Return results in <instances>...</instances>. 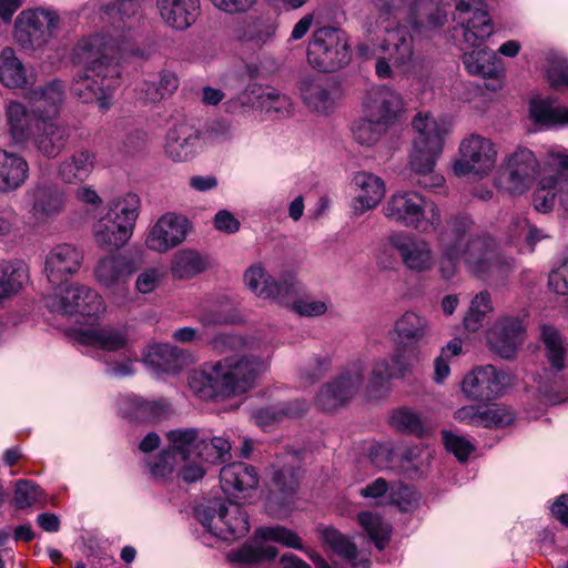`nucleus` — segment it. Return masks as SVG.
<instances>
[{"label":"nucleus","mask_w":568,"mask_h":568,"mask_svg":"<svg viewBox=\"0 0 568 568\" xmlns=\"http://www.w3.org/2000/svg\"><path fill=\"white\" fill-rule=\"evenodd\" d=\"M139 4L133 0H118L106 6L104 14L111 20L112 32L82 38L72 50V62L82 65L72 79L70 92L83 103L97 102L101 111L112 106L120 84V61L126 55L148 59L154 49L133 48L131 30L139 22Z\"/></svg>","instance_id":"obj_1"},{"label":"nucleus","mask_w":568,"mask_h":568,"mask_svg":"<svg viewBox=\"0 0 568 568\" xmlns=\"http://www.w3.org/2000/svg\"><path fill=\"white\" fill-rule=\"evenodd\" d=\"M473 221L465 213L449 215L442 229L436 233L440 251L439 272L443 278L450 280L462 258L468 270L485 281L504 277L511 270L513 261L499 253L485 248L481 240H469L468 233Z\"/></svg>","instance_id":"obj_2"},{"label":"nucleus","mask_w":568,"mask_h":568,"mask_svg":"<svg viewBox=\"0 0 568 568\" xmlns=\"http://www.w3.org/2000/svg\"><path fill=\"white\" fill-rule=\"evenodd\" d=\"M267 367L266 359L258 355H231L192 372L189 387L204 400L234 398L253 389Z\"/></svg>","instance_id":"obj_3"},{"label":"nucleus","mask_w":568,"mask_h":568,"mask_svg":"<svg viewBox=\"0 0 568 568\" xmlns=\"http://www.w3.org/2000/svg\"><path fill=\"white\" fill-rule=\"evenodd\" d=\"M412 126L414 139L409 165L413 180L424 189L440 187L445 179L435 172V165L443 151L444 139L448 134V130L443 122L422 112L414 116Z\"/></svg>","instance_id":"obj_4"},{"label":"nucleus","mask_w":568,"mask_h":568,"mask_svg":"<svg viewBox=\"0 0 568 568\" xmlns=\"http://www.w3.org/2000/svg\"><path fill=\"white\" fill-rule=\"evenodd\" d=\"M372 6L377 12V18L374 23H369L368 32L385 33L381 49L388 54V59L376 60L375 72L379 79H388L393 74L390 60L396 67L407 65L412 61L413 38L407 28L399 24V0H372Z\"/></svg>","instance_id":"obj_5"},{"label":"nucleus","mask_w":568,"mask_h":568,"mask_svg":"<svg viewBox=\"0 0 568 568\" xmlns=\"http://www.w3.org/2000/svg\"><path fill=\"white\" fill-rule=\"evenodd\" d=\"M383 213L389 221L425 234L437 233L443 226L438 205L415 191L390 195L383 205Z\"/></svg>","instance_id":"obj_6"},{"label":"nucleus","mask_w":568,"mask_h":568,"mask_svg":"<svg viewBox=\"0 0 568 568\" xmlns=\"http://www.w3.org/2000/svg\"><path fill=\"white\" fill-rule=\"evenodd\" d=\"M139 210L140 197L134 193L110 201L108 212L94 232L98 246L110 250L123 247L132 237Z\"/></svg>","instance_id":"obj_7"},{"label":"nucleus","mask_w":568,"mask_h":568,"mask_svg":"<svg viewBox=\"0 0 568 568\" xmlns=\"http://www.w3.org/2000/svg\"><path fill=\"white\" fill-rule=\"evenodd\" d=\"M351 60V50L343 30L333 27L313 32L307 48L308 63L320 72H334Z\"/></svg>","instance_id":"obj_8"},{"label":"nucleus","mask_w":568,"mask_h":568,"mask_svg":"<svg viewBox=\"0 0 568 568\" xmlns=\"http://www.w3.org/2000/svg\"><path fill=\"white\" fill-rule=\"evenodd\" d=\"M195 517L209 532L223 540L242 538L250 530L248 516L239 504H202L195 508Z\"/></svg>","instance_id":"obj_9"},{"label":"nucleus","mask_w":568,"mask_h":568,"mask_svg":"<svg viewBox=\"0 0 568 568\" xmlns=\"http://www.w3.org/2000/svg\"><path fill=\"white\" fill-rule=\"evenodd\" d=\"M60 22L54 9L40 7L23 10L14 21V40L23 50L41 49L60 28Z\"/></svg>","instance_id":"obj_10"},{"label":"nucleus","mask_w":568,"mask_h":568,"mask_svg":"<svg viewBox=\"0 0 568 568\" xmlns=\"http://www.w3.org/2000/svg\"><path fill=\"white\" fill-rule=\"evenodd\" d=\"M366 368L362 358L345 365L332 382L322 386L315 397L316 406L322 410H333L346 404L362 389Z\"/></svg>","instance_id":"obj_11"},{"label":"nucleus","mask_w":568,"mask_h":568,"mask_svg":"<svg viewBox=\"0 0 568 568\" xmlns=\"http://www.w3.org/2000/svg\"><path fill=\"white\" fill-rule=\"evenodd\" d=\"M52 313L67 317H95L104 311L102 297L92 288L75 284L47 298Z\"/></svg>","instance_id":"obj_12"},{"label":"nucleus","mask_w":568,"mask_h":568,"mask_svg":"<svg viewBox=\"0 0 568 568\" xmlns=\"http://www.w3.org/2000/svg\"><path fill=\"white\" fill-rule=\"evenodd\" d=\"M538 171L535 153L526 146H518L504 160L501 183L510 194L520 195L534 185Z\"/></svg>","instance_id":"obj_13"},{"label":"nucleus","mask_w":568,"mask_h":568,"mask_svg":"<svg viewBox=\"0 0 568 568\" xmlns=\"http://www.w3.org/2000/svg\"><path fill=\"white\" fill-rule=\"evenodd\" d=\"M497 150L494 143L481 135L471 134L459 145V159L453 170L458 176L475 174L486 175L496 164Z\"/></svg>","instance_id":"obj_14"},{"label":"nucleus","mask_w":568,"mask_h":568,"mask_svg":"<svg viewBox=\"0 0 568 568\" xmlns=\"http://www.w3.org/2000/svg\"><path fill=\"white\" fill-rule=\"evenodd\" d=\"M510 377L493 365L474 368L463 379L465 396L476 402H490L498 398L508 386Z\"/></svg>","instance_id":"obj_15"},{"label":"nucleus","mask_w":568,"mask_h":568,"mask_svg":"<svg viewBox=\"0 0 568 568\" xmlns=\"http://www.w3.org/2000/svg\"><path fill=\"white\" fill-rule=\"evenodd\" d=\"M418 363V351L409 346H396L389 359L378 358L374 362L367 388L379 390L393 378L410 375Z\"/></svg>","instance_id":"obj_16"},{"label":"nucleus","mask_w":568,"mask_h":568,"mask_svg":"<svg viewBox=\"0 0 568 568\" xmlns=\"http://www.w3.org/2000/svg\"><path fill=\"white\" fill-rule=\"evenodd\" d=\"M453 20L463 29V37L470 47L484 42L493 34V24L480 0H454Z\"/></svg>","instance_id":"obj_17"},{"label":"nucleus","mask_w":568,"mask_h":568,"mask_svg":"<svg viewBox=\"0 0 568 568\" xmlns=\"http://www.w3.org/2000/svg\"><path fill=\"white\" fill-rule=\"evenodd\" d=\"M389 243L409 271L423 273L433 268L434 252L426 240L407 232L395 231L389 234Z\"/></svg>","instance_id":"obj_18"},{"label":"nucleus","mask_w":568,"mask_h":568,"mask_svg":"<svg viewBox=\"0 0 568 568\" xmlns=\"http://www.w3.org/2000/svg\"><path fill=\"white\" fill-rule=\"evenodd\" d=\"M402 110L400 95L386 85L368 90L363 102V114L388 129L395 124Z\"/></svg>","instance_id":"obj_19"},{"label":"nucleus","mask_w":568,"mask_h":568,"mask_svg":"<svg viewBox=\"0 0 568 568\" xmlns=\"http://www.w3.org/2000/svg\"><path fill=\"white\" fill-rule=\"evenodd\" d=\"M189 221L182 215L166 213L151 227L145 244L155 252H166L181 244L187 234Z\"/></svg>","instance_id":"obj_20"},{"label":"nucleus","mask_w":568,"mask_h":568,"mask_svg":"<svg viewBox=\"0 0 568 568\" xmlns=\"http://www.w3.org/2000/svg\"><path fill=\"white\" fill-rule=\"evenodd\" d=\"M30 202V213L40 222L53 219L62 213L65 199L63 192L53 183L39 181L26 191Z\"/></svg>","instance_id":"obj_21"},{"label":"nucleus","mask_w":568,"mask_h":568,"mask_svg":"<svg viewBox=\"0 0 568 568\" xmlns=\"http://www.w3.org/2000/svg\"><path fill=\"white\" fill-rule=\"evenodd\" d=\"M200 146V130L191 123L181 122L168 130L164 154L173 162H185L197 153Z\"/></svg>","instance_id":"obj_22"},{"label":"nucleus","mask_w":568,"mask_h":568,"mask_svg":"<svg viewBox=\"0 0 568 568\" xmlns=\"http://www.w3.org/2000/svg\"><path fill=\"white\" fill-rule=\"evenodd\" d=\"M429 332V322L425 316L406 311L395 320L389 329V337L396 346H409L417 349L427 342Z\"/></svg>","instance_id":"obj_23"},{"label":"nucleus","mask_w":568,"mask_h":568,"mask_svg":"<svg viewBox=\"0 0 568 568\" xmlns=\"http://www.w3.org/2000/svg\"><path fill=\"white\" fill-rule=\"evenodd\" d=\"M83 254L77 246L68 243L55 245L45 257L44 272L50 283L59 284L81 267Z\"/></svg>","instance_id":"obj_24"},{"label":"nucleus","mask_w":568,"mask_h":568,"mask_svg":"<svg viewBox=\"0 0 568 568\" xmlns=\"http://www.w3.org/2000/svg\"><path fill=\"white\" fill-rule=\"evenodd\" d=\"M70 139V128L52 119H36L32 143L48 159L57 158Z\"/></svg>","instance_id":"obj_25"},{"label":"nucleus","mask_w":568,"mask_h":568,"mask_svg":"<svg viewBox=\"0 0 568 568\" xmlns=\"http://www.w3.org/2000/svg\"><path fill=\"white\" fill-rule=\"evenodd\" d=\"M525 337V327L518 317H504L490 328L487 339L503 358H510Z\"/></svg>","instance_id":"obj_26"},{"label":"nucleus","mask_w":568,"mask_h":568,"mask_svg":"<svg viewBox=\"0 0 568 568\" xmlns=\"http://www.w3.org/2000/svg\"><path fill=\"white\" fill-rule=\"evenodd\" d=\"M138 271L134 260L123 254H110L99 258L94 277L103 286L112 288L126 281Z\"/></svg>","instance_id":"obj_27"},{"label":"nucleus","mask_w":568,"mask_h":568,"mask_svg":"<svg viewBox=\"0 0 568 568\" xmlns=\"http://www.w3.org/2000/svg\"><path fill=\"white\" fill-rule=\"evenodd\" d=\"M27 99L32 105L36 119H52L58 115L64 102V84L61 80H52L31 89L27 93Z\"/></svg>","instance_id":"obj_28"},{"label":"nucleus","mask_w":568,"mask_h":568,"mask_svg":"<svg viewBox=\"0 0 568 568\" xmlns=\"http://www.w3.org/2000/svg\"><path fill=\"white\" fill-rule=\"evenodd\" d=\"M470 52H465L463 63L473 75L494 80L496 83L486 84L489 90H496L499 87V78L504 73V68L496 53L488 48H480L477 43Z\"/></svg>","instance_id":"obj_29"},{"label":"nucleus","mask_w":568,"mask_h":568,"mask_svg":"<svg viewBox=\"0 0 568 568\" xmlns=\"http://www.w3.org/2000/svg\"><path fill=\"white\" fill-rule=\"evenodd\" d=\"M353 182L358 191L352 201V210L355 215H362L375 209L385 195L384 181L373 173L357 172Z\"/></svg>","instance_id":"obj_30"},{"label":"nucleus","mask_w":568,"mask_h":568,"mask_svg":"<svg viewBox=\"0 0 568 568\" xmlns=\"http://www.w3.org/2000/svg\"><path fill=\"white\" fill-rule=\"evenodd\" d=\"M29 175V163L21 154L0 148V194L18 191L26 184Z\"/></svg>","instance_id":"obj_31"},{"label":"nucleus","mask_w":568,"mask_h":568,"mask_svg":"<svg viewBox=\"0 0 568 568\" xmlns=\"http://www.w3.org/2000/svg\"><path fill=\"white\" fill-rule=\"evenodd\" d=\"M156 8L165 24L182 31L196 21L200 0H156Z\"/></svg>","instance_id":"obj_32"},{"label":"nucleus","mask_w":568,"mask_h":568,"mask_svg":"<svg viewBox=\"0 0 568 568\" xmlns=\"http://www.w3.org/2000/svg\"><path fill=\"white\" fill-rule=\"evenodd\" d=\"M220 484L226 495L235 496L255 489L258 484V476L253 466L236 462L222 467Z\"/></svg>","instance_id":"obj_33"},{"label":"nucleus","mask_w":568,"mask_h":568,"mask_svg":"<svg viewBox=\"0 0 568 568\" xmlns=\"http://www.w3.org/2000/svg\"><path fill=\"white\" fill-rule=\"evenodd\" d=\"M75 341L84 346L103 352L123 349L128 344L125 332L112 326L79 329L75 333Z\"/></svg>","instance_id":"obj_34"},{"label":"nucleus","mask_w":568,"mask_h":568,"mask_svg":"<svg viewBox=\"0 0 568 568\" xmlns=\"http://www.w3.org/2000/svg\"><path fill=\"white\" fill-rule=\"evenodd\" d=\"M446 20L445 6L434 0H415L410 6L408 23L416 32L440 28Z\"/></svg>","instance_id":"obj_35"},{"label":"nucleus","mask_w":568,"mask_h":568,"mask_svg":"<svg viewBox=\"0 0 568 568\" xmlns=\"http://www.w3.org/2000/svg\"><path fill=\"white\" fill-rule=\"evenodd\" d=\"M121 413L136 422H153L164 418L170 405L166 400H145L136 395H125L120 400Z\"/></svg>","instance_id":"obj_36"},{"label":"nucleus","mask_w":568,"mask_h":568,"mask_svg":"<svg viewBox=\"0 0 568 568\" xmlns=\"http://www.w3.org/2000/svg\"><path fill=\"white\" fill-rule=\"evenodd\" d=\"M6 119L11 139L19 144L32 140L34 133L36 118L32 110L29 111L19 101H9L6 104Z\"/></svg>","instance_id":"obj_37"},{"label":"nucleus","mask_w":568,"mask_h":568,"mask_svg":"<svg viewBox=\"0 0 568 568\" xmlns=\"http://www.w3.org/2000/svg\"><path fill=\"white\" fill-rule=\"evenodd\" d=\"M561 194V176L560 169L551 165V171L545 174L532 195V205L539 213L550 212L556 202V197L560 199Z\"/></svg>","instance_id":"obj_38"},{"label":"nucleus","mask_w":568,"mask_h":568,"mask_svg":"<svg viewBox=\"0 0 568 568\" xmlns=\"http://www.w3.org/2000/svg\"><path fill=\"white\" fill-rule=\"evenodd\" d=\"M95 155L88 150H79L59 164V176L67 183L85 180L94 166Z\"/></svg>","instance_id":"obj_39"},{"label":"nucleus","mask_w":568,"mask_h":568,"mask_svg":"<svg viewBox=\"0 0 568 568\" xmlns=\"http://www.w3.org/2000/svg\"><path fill=\"white\" fill-rule=\"evenodd\" d=\"M307 410V403L303 399H294L292 402L278 403L256 409L253 413L255 423L262 427L272 425L282 420L284 417H300Z\"/></svg>","instance_id":"obj_40"},{"label":"nucleus","mask_w":568,"mask_h":568,"mask_svg":"<svg viewBox=\"0 0 568 568\" xmlns=\"http://www.w3.org/2000/svg\"><path fill=\"white\" fill-rule=\"evenodd\" d=\"M232 446L224 436H211L203 432L197 440L196 457L210 464H222L231 457Z\"/></svg>","instance_id":"obj_41"},{"label":"nucleus","mask_w":568,"mask_h":568,"mask_svg":"<svg viewBox=\"0 0 568 568\" xmlns=\"http://www.w3.org/2000/svg\"><path fill=\"white\" fill-rule=\"evenodd\" d=\"M0 81L11 89L24 88L28 83L24 65L10 47L0 53Z\"/></svg>","instance_id":"obj_42"},{"label":"nucleus","mask_w":568,"mask_h":568,"mask_svg":"<svg viewBox=\"0 0 568 568\" xmlns=\"http://www.w3.org/2000/svg\"><path fill=\"white\" fill-rule=\"evenodd\" d=\"M275 33V26L270 19L261 17L245 18L234 30V38L240 41L264 43Z\"/></svg>","instance_id":"obj_43"},{"label":"nucleus","mask_w":568,"mask_h":568,"mask_svg":"<svg viewBox=\"0 0 568 568\" xmlns=\"http://www.w3.org/2000/svg\"><path fill=\"white\" fill-rule=\"evenodd\" d=\"M201 434L196 428H180L168 433L166 437L171 444L174 456H179L183 460L196 457L197 440Z\"/></svg>","instance_id":"obj_44"},{"label":"nucleus","mask_w":568,"mask_h":568,"mask_svg":"<svg viewBox=\"0 0 568 568\" xmlns=\"http://www.w3.org/2000/svg\"><path fill=\"white\" fill-rule=\"evenodd\" d=\"M541 339L546 348V357L556 372H560L566 364L567 346L561 334L549 325L541 327Z\"/></svg>","instance_id":"obj_45"},{"label":"nucleus","mask_w":568,"mask_h":568,"mask_svg":"<svg viewBox=\"0 0 568 568\" xmlns=\"http://www.w3.org/2000/svg\"><path fill=\"white\" fill-rule=\"evenodd\" d=\"M207 267L206 260L196 251L182 250L175 253L172 262V276L174 278H191Z\"/></svg>","instance_id":"obj_46"},{"label":"nucleus","mask_w":568,"mask_h":568,"mask_svg":"<svg viewBox=\"0 0 568 568\" xmlns=\"http://www.w3.org/2000/svg\"><path fill=\"white\" fill-rule=\"evenodd\" d=\"M530 118L542 125H568V106H554L547 100H532L529 105Z\"/></svg>","instance_id":"obj_47"},{"label":"nucleus","mask_w":568,"mask_h":568,"mask_svg":"<svg viewBox=\"0 0 568 568\" xmlns=\"http://www.w3.org/2000/svg\"><path fill=\"white\" fill-rule=\"evenodd\" d=\"M277 556V549L271 545L245 544L239 549H233L227 554V560L241 566L257 564L272 560Z\"/></svg>","instance_id":"obj_48"},{"label":"nucleus","mask_w":568,"mask_h":568,"mask_svg":"<svg viewBox=\"0 0 568 568\" xmlns=\"http://www.w3.org/2000/svg\"><path fill=\"white\" fill-rule=\"evenodd\" d=\"M304 103L312 110L325 113L331 110L333 100L326 87L316 80L304 81L301 85Z\"/></svg>","instance_id":"obj_49"},{"label":"nucleus","mask_w":568,"mask_h":568,"mask_svg":"<svg viewBox=\"0 0 568 568\" xmlns=\"http://www.w3.org/2000/svg\"><path fill=\"white\" fill-rule=\"evenodd\" d=\"M181 351L174 345L160 343L149 346L145 353V362L160 371L175 368Z\"/></svg>","instance_id":"obj_50"},{"label":"nucleus","mask_w":568,"mask_h":568,"mask_svg":"<svg viewBox=\"0 0 568 568\" xmlns=\"http://www.w3.org/2000/svg\"><path fill=\"white\" fill-rule=\"evenodd\" d=\"M302 286L294 276H287L281 281H274L271 285L270 296L267 298L277 304L293 310L301 297Z\"/></svg>","instance_id":"obj_51"},{"label":"nucleus","mask_w":568,"mask_h":568,"mask_svg":"<svg viewBox=\"0 0 568 568\" xmlns=\"http://www.w3.org/2000/svg\"><path fill=\"white\" fill-rule=\"evenodd\" d=\"M361 527L367 532L376 548L384 549L390 538V528L379 516L369 511L357 515Z\"/></svg>","instance_id":"obj_52"},{"label":"nucleus","mask_w":568,"mask_h":568,"mask_svg":"<svg viewBox=\"0 0 568 568\" xmlns=\"http://www.w3.org/2000/svg\"><path fill=\"white\" fill-rule=\"evenodd\" d=\"M44 495L42 488L32 480L20 479L16 483L13 494V507L16 509H26L32 506H43Z\"/></svg>","instance_id":"obj_53"},{"label":"nucleus","mask_w":568,"mask_h":568,"mask_svg":"<svg viewBox=\"0 0 568 568\" xmlns=\"http://www.w3.org/2000/svg\"><path fill=\"white\" fill-rule=\"evenodd\" d=\"M0 285L4 288L13 285L10 296L17 294L28 280V268L22 261H2L0 262Z\"/></svg>","instance_id":"obj_54"},{"label":"nucleus","mask_w":568,"mask_h":568,"mask_svg":"<svg viewBox=\"0 0 568 568\" xmlns=\"http://www.w3.org/2000/svg\"><path fill=\"white\" fill-rule=\"evenodd\" d=\"M388 130L383 124L368 119L363 114V118L355 121L352 126L353 136L355 141L361 145L371 146L375 144L382 135Z\"/></svg>","instance_id":"obj_55"},{"label":"nucleus","mask_w":568,"mask_h":568,"mask_svg":"<svg viewBox=\"0 0 568 568\" xmlns=\"http://www.w3.org/2000/svg\"><path fill=\"white\" fill-rule=\"evenodd\" d=\"M255 537L264 541H274L288 548L303 550V544L297 534L282 526L260 527Z\"/></svg>","instance_id":"obj_56"},{"label":"nucleus","mask_w":568,"mask_h":568,"mask_svg":"<svg viewBox=\"0 0 568 568\" xmlns=\"http://www.w3.org/2000/svg\"><path fill=\"white\" fill-rule=\"evenodd\" d=\"M322 539L343 561L356 558L358 552L356 545L338 530L331 527L323 529Z\"/></svg>","instance_id":"obj_57"},{"label":"nucleus","mask_w":568,"mask_h":568,"mask_svg":"<svg viewBox=\"0 0 568 568\" xmlns=\"http://www.w3.org/2000/svg\"><path fill=\"white\" fill-rule=\"evenodd\" d=\"M244 282L256 296L266 298L270 296L274 280L261 264H253L245 271Z\"/></svg>","instance_id":"obj_58"},{"label":"nucleus","mask_w":568,"mask_h":568,"mask_svg":"<svg viewBox=\"0 0 568 568\" xmlns=\"http://www.w3.org/2000/svg\"><path fill=\"white\" fill-rule=\"evenodd\" d=\"M392 425L407 434H413L422 437L425 433L424 423L420 417L408 408H400L395 410L390 417Z\"/></svg>","instance_id":"obj_59"},{"label":"nucleus","mask_w":568,"mask_h":568,"mask_svg":"<svg viewBox=\"0 0 568 568\" xmlns=\"http://www.w3.org/2000/svg\"><path fill=\"white\" fill-rule=\"evenodd\" d=\"M485 306V310H493L491 298L488 292L478 293L470 302L469 310L464 317L465 328L469 332H477L484 324L487 315L478 313L477 307Z\"/></svg>","instance_id":"obj_60"},{"label":"nucleus","mask_w":568,"mask_h":568,"mask_svg":"<svg viewBox=\"0 0 568 568\" xmlns=\"http://www.w3.org/2000/svg\"><path fill=\"white\" fill-rule=\"evenodd\" d=\"M258 104L266 113H287L291 101L286 95L280 94L273 88L258 89Z\"/></svg>","instance_id":"obj_61"},{"label":"nucleus","mask_w":568,"mask_h":568,"mask_svg":"<svg viewBox=\"0 0 568 568\" xmlns=\"http://www.w3.org/2000/svg\"><path fill=\"white\" fill-rule=\"evenodd\" d=\"M445 448L454 454L459 462H466L475 449L474 445L464 436H458L450 430L442 432Z\"/></svg>","instance_id":"obj_62"},{"label":"nucleus","mask_w":568,"mask_h":568,"mask_svg":"<svg viewBox=\"0 0 568 568\" xmlns=\"http://www.w3.org/2000/svg\"><path fill=\"white\" fill-rule=\"evenodd\" d=\"M273 486L285 497L292 496L298 486L297 470L292 466H284L273 474Z\"/></svg>","instance_id":"obj_63"},{"label":"nucleus","mask_w":568,"mask_h":568,"mask_svg":"<svg viewBox=\"0 0 568 568\" xmlns=\"http://www.w3.org/2000/svg\"><path fill=\"white\" fill-rule=\"evenodd\" d=\"M514 420V415L510 410L503 406H493L481 409V427H504Z\"/></svg>","instance_id":"obj_64"}]
</instances>
